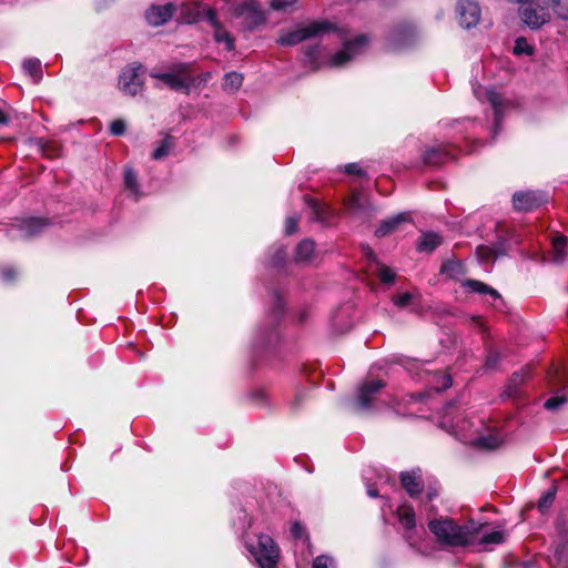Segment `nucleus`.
<instances>
[{
	"instance_id": "obj_37",
	"label": "nucleus",
	"mask_w": 568,
	"mask_h": 568,
	"mask_svg": "<svg viewBox=\"0 0 568 568\" xmlns=\"http://www.w3.org/2000/svg\"><path fill=\"white\" fill-rule=\"evenodd\" d=\"M556 497V488H550L546 493L542 494L538 501V508L541 513H545L554 503Z\"/></svg>"
},
{
	"instance_id": "obj_35",
	"label": "nucleus",
	"mask_w": 568,
	"mask_h": 568,
	"mask_svg": "<svg viewBox=\"0 0 568 568\" xmlns=\"http://www.w3.org/2000/svg\"><path fill=\"white\" fill-rule=\"evenodd\" d=\"M297 0H271L270 7L277 12H291L295 9Z\"/></svg>"
},
{
	"instance_id": "obj_28",
	"label": "nucleus",
	"mask_w": 568,
	"mask_h": 568,
	"mask_svg": "<svg viewBox=\"0 0 568 568\" xmlns=\"http://www.w3.org/2000/svg\"><path fill=\"white\" fill-rule=\"evenodd\" d=\"M568 239L566 236H556L552 239V261L557 264L562 263L566 258V246Z\"/></svg>"
},
{
	"instance_id": "obj_43",
	"label": "nucleus",
	"mask_w": 568,
	"mask_h": 568,
	"mask_svg": "<svg viewBox=\"0 0 568 568\" xmlns=\"http://www.w3.org/2000/svg\"><path fill=\"white\" fill-rule=\"evenodd\" d=\"M453 384L452 377L449 375H440L438 379V384L435 387L437 392H443L447 388H449Z\"/></svg>"
},
{
	"instance_id": "obj_17",
	"label": "nucleus",
	"mask_w": 568,
	"mask_h": 568,
	"mask_svg": "<svg viewBox=\"0 0 568 568\" xmlns=\"http://www.w3.org/2000/svg\"><path fill=\"white\" fill-rule=\"evenodd\" d=\"M483 529L478 532L476 542L474 545L481 546L484 549H488L490 546L500 545L506 541V532L504 530L485 531L486 524H481Z\"/></svg>"
},
{
	"instance_id": "obj_5",
	"label": "nucleus",
	"mask_w": 568,
	"mask_h": 568,
	"mask_svg": "<svg viewBox=\"0 0 568 568\" xmlns=\"http://www.w3.org/2000/svg\"><path fill=\"white\" fill-rule=\"evenodd\" d=\"M234 14L243 19L247 29H255L266 22V12L258 0H244L234 8Z\"/></svg>"
},
{
	"instance_id": "obj_36",
	"label": "nucleus",
	"mask_w": 568,
	"mask_h": 568,
	"mask_svg": "<svg viewBox=\"0 0 568 568\" xmlns=\"http://www.w3.org/2000/svg\"><path fill=\"white\" fill-rule=\"evenodd\" d=\"M534 50H535L534 47L528 43L526 38L520 37V38L516 39L513 52L516 55H521V54L531 55L534 53Z\"/></svg>"
},
{
	"instance_id": "obj_15",
	"label": "nucleus",
	"mask_w": 568,
	"mask_h": 568,
	"mask_svg": "<svg viewBox=\"0 0 568 568\" xmlns=\"http://www.w3.org/2000/svg\"><path fill=\"white\" fill-rule=\"evenodd\" d=\"M541 203V197L532 191L516 192L513 195V204L517 211H530Z\"/></svg>"
},
{
	"instance_id": "obj_26",
	"label": "nucleus",
	"mask_w": 568,
	"mask_h": 568,
	"mask_svg": "<svg viewBox=\"0 0 568 568\" xmlns=\"http://www.w3.org/2000/svg\"><path fill=\"white\" fill-rule=\"evenodd\" d=\"M397 516L403 528L406 530H413L415 528V513L410 506H399L397 508Z\"/></svg>"
},
{
	"instance_id": "obj_47",
	"label": "nucleus",
	"mask_w": 568,
	"mask_h": 568,
	"mask_svg": "<svg viewBox=\"0 0 568 568\" xmlns=\"http://www.w3.org/2000/svg\"><path fill=\"white\" fill-rule=\"evenodd\" d=\"M211 72H204V73H201L199 77L194 78V84H192V87H199L201 85L202 83H206L210 79H211Z\"/></svg>"
},
{
	"instance_id": "obj_27",
	"label": "nucleus",
	"mask_w": 568,
	"mask_h": 568,
	"mask_svg": "<svg viewBox=\"0 0 568 568\" xmlns=\"http://www.w3.org/2000/svg\"><path fill=\"white\" fill-rule=\"evenodd\" d=\"M464 286L467 287L470 292H475L478 294H487L490 297H493L494 300H498L500 297V295L498 294V292L495 288L486 285L485 283H483L480 281L467 280L464 283Z\"/></svg>"
},
{
	"instance_id": "obj_52",
	"label": "nucleus",
	"mask_w": 568,
	"mask_h": 568,
	"mask_svg": "<svg viewBox=\"0 0 568 568\" xmlns=\"http://www.w3.org/2000/svg\"><path fill=\"white\" fill-rule=\"evenodd\" d=\"M32 143H34V145L42 151L43 154H48L47 150H45V143L42 139H33L31 140Z\"/></svg>"
},
{
	"instance_id": "obj_53",
	"label": "nucleus",
	"mask_w": 568,
	"mask_h": 568,
	"mask_svg": "<svg viewBox=\"0 0 568 568\" xmlns=\"http://www.w3.org/2000/svg\"><path fill=\"white\" fill-rule=\"evenodd\" d=\"M10 121V118L8 114L0 109V125H7Z\"/></svg>"
},
{
	"instance_id": "obj_16",
	"label": "nucleus",
	"mask_w": 568,
	"mask_h": 568,
	"mask_svg": "<svg viewBox=\"0 0 568 568\" xmlns=\"http://www.w3.org/2000/svg\"><path fill=\"white\" fill-rule=\"evenodd\" d=\"M410 221V216L406 212L398 213L389 219L384 220L381 225L376 229L375 234L378 237H384L386 235L395 232L398 226L403 223H407Z\"/></svg>"
},
{
	"instance_id": "obj_12",
	"label": "nucleus",
	"mask_w": 568,
	"mask_h": 568,
	"mask_svg": "<svg viewBox=\"0 0 568 568\" xmlns=\"http://www.w3.org/2000/svg\"><path fill=\"white\" fill-rule=\"evenodd\" d=\"M526 6L521 9L520 14L523 21L530 27L531 29H538L545 23L549 22L551 18V13H547V9L539 10L535 4H530L529 2L525 3Z\"/></svg>"
},
{
	"instance_id": "obj_34",
	"label": "nucleus",
	"mask_w": 568,
	"mask_h": 568,
	"mask_svg": "<svg viewBox=\"0 0 568 568\" xmlns=\"http://www.w3.org/2000/svg\"><path fill=\"white\" fill-rule=\"evenodd\" d=\"M174 143H173V139L170 136V135H166L161 144L154 149L153 153H152V158L154 160H160L164 156H166L170 152V150L173 148Z\"/></svg>"
},
{
	"instance_id": "obj_4",
	"label": "nucleus",
	"mask_w": 568,
	"mask_h": 568,
	"mask_svg": "<svg viewBox=\"0 0 568 568\" xmlns=\"http://www.w3.org/2000/svg\"><path fill=\"white\" fill-rule=\"evenodd\" d=\"M332 30L333 28L329 23L315 21L305 27H301L294 31L282 34L277 42L282 45H296L307 39L321 38Z\"/></svg>"
},
{
	"instance_id": "obj_19",
	"label": "nucleus",
	"mask_w": 568,
	"mask_h": 568,
	"mask_svg": "<svg viewBox=\"0 0 568 568\" xmlns=\"http://www.w3.org/2000/svg\"><path fill=\"white\" fill-rule=\"evenodd\" d=\"M205 8L209 7L206 4L199 2L193 4H185L182 9V20L189 24L206 20Z\"/></svg>"
},
{
	"instance_id": "obj_56",
	"label": "nucleus",
	"mask_w": 568,
	"mask_h": 568,
	"mask_svg": "<svg viewBox=\"0 0 568 568\" xmlns=\"http://www.w3.org/2000/svg\"><path fill=\"white\" fill-rule=\"evenodd\" d=\"M277 312L281 313L282 312V308H283V305L281 303V301H277Z\"/></svg>"
},
{
	"instance_id": "obj_30",
	"label": "nucleus",
	"mask_w": 568,
	"mask_h": 568,
	"mask_svg": "<svg viewBox=\"0 0 568 568\" xmlns=\"http://www.w3.org/2000/svg\"><path fill=\"white\" fill-rule=\"evenodd\" d=\"M243 83V75L239 72H229L224 75L223 79V89L225 91L235 92L237 91Z\"/></svg>"
},
{
	"instance_id": "obj_21",
	"label": "nucleus",
	"mask_w": 568,
	"mask_h": 568,
	"mask_svg": "<svg viewBox=\"0 0 568 568\" xmlns=\"http://www.w3.org/2000/svg\"><path fill=\"white\" fill-rule=\"evenodd\" d=\"M450 158L449 152L442 146H430L423 153L424 163L432 166L440 165Z\"/></svg>"
},
{
	"instance_id": "obj_25",
	"label": "nucleus",
	"mask_w": 568,
	"mask_h": 568,
	"mask_svg": "<svg viewBox=\"0 0 568 568\" xmlns=\"http://www.w3.org/2000/svg\"><path fill=\"white\" fill-rule=\"evenodd\" d=\"M315 251V244L312 240H303L295 250L294 260L297 263H304L311 261Z\"/></svg>"
},
{
	"instance_id": "obj_10",
	"label": "nucleus",
	"mask_w": 568,
	"mask_h": 568,
	"mask_svg": "<svg viewBox=\"0 0 568 568\" xmlns=\"http://www.w3.org/2000/svg\"><path fill=\"white\" fill-rule=\"evenodd\" d=\"M205 18L214 29L213 37L217 43H224L227 51L234 49V39L217 20L216 11L213 8H205Z\"/></svg>"
},
{
	"instance_id": "obj_31",
	"label": "nucleus",
	"mask_w": 568,
	"mask_h": 568,
	"mask_svg": "<svg viewBox=\"0 0 568 568\" xmlns=\"http://www.w3.org/2000/svg\"><path fill=\"white\" fill-rule=\"evenodd\" d=\"M503 437L499 434H490L487 436H477L475 445L485 447L487 449H495L503 443Z\"/></svg>"
},
{
	"instance_id": "obj_1",
	"label": "nucleus",
	"mask_w": 568,
	"mask_h": 568,
	"mask_svg": "<svg viewBox=\"0 0 568 568\" xmlns=\"http://www.w3.org/2000/svg\"><path fill=\"white\" fill-rule=\"evenodd\" d=\"M428 528L440 545L464 547L476 542L483 525L474 520H469L465 525H458L450 518L440 517L429 520Z\"/></svg>"
},
{
	"instance_id": "obj_29",
	"label": "nucleus",
	"mask_w": 568,
	"mask_h": 568,
	"mask_svg": "<svg viewBox=\"0 0 568 568\" xmlns=\"http://www.w3.org/2000/svg\"><path fill=\"white\" fill-rule=\"evenodd\" d=\"M22 68L27 74H29L36 83L42 78L41 61L32 58L23 61Z\"/></svg>"
},
{
	"instance_id": "obj_48",
	"label": "nucleus",
	"mask_w": 568,
	"mask_h": 568,
	"mask_svg": "<svg viewBox=\"0 0 568 568\" xmlns=\"http://www.w3.org/2000/svg\"><path fill=\"white\" fill-rule=\"evenodd\" d=\"M16 275H17V273L12 267H6L1 272V276H2L3 281H6V282H10V281L14 280Z\"/></svg>"
},
{
	"instance_id": "obj_9",
	"label": "nucleus",
	"mask_w": 568,
	"mask_h": 568,
	"mask_svg": "<svg viewBox=\"0 0 568 568\" xmlns=\"http://www.w3.org/2000/svg\"><path fill=\"white\" fill-rule=\"evenodd\" d=\"M473 91H474L475 97L479 101L490 103L491 108L494 109V112H495V124H494L495 129L494 130L496 131L497 126L499 125L501 114H503V98L500 97L499 93H497L493 89L485 88L479 84L474 85Z\"/></svg>"
},
{
	"instance_id": "obj_14",
	"label": "nucleus",
	"mask_w": 568,
	"mask_h": 568,
	"mask_svg": "<svg viewBox=\"0 0 568 568\" xmlns=\"http://www.w3.org/2000/svg\"><path fill=\"white\" fill-rule=\"evenodd\" d=\"M174 7L172 3L163 6H152L145 12V19L150 26L158 27L169 21L173 14Z\"/></svg>"
},
{
	"instance_id": "obj_44",
	"label": "nucleus",
	"mask_w": 568,
	"mask_h": 568,
	"mask_svg": "<svg viewBox=\"0 0 568 568\" xmlns=\"http://www.w3.org/2000/svg\"><path fill=\"white\" fill-rule=\"evenodd\" d=\"M125 122L123 120H115L110 124V131L113 135H122L125 132Z\"/></svg>"
},
{
	"instance_id": "obj_54",
	"label": "nucleus",
	"mask_w": 568,
	"mask_h": 568,
	"mask_svg": "<svg viewBox=\"0 0 568 568\" xmlns=\"http://www.w3.org/2000/svg\"><path fill=\"white\" fill-rule=\"evenodd\" d=\"M366 486H367V495H368L369 497L375 498V497H377V496H378V489L374 488V487H373L371 484H368V483L366 484Z\"/></svg>"
},
{
	"instance_id": "obj_32",
	"label": "nucleus",
	"mask_w": 568,
	"mask_h": 568,
	"mask_svg": "<svg viewBox=\"0 0 568 568\" xmlns=\"http://www.w3.org/2000/svg\"><path fill=\"white\" fill-rule=\"evenodd\" d=\"M501 253L503 252L498 251L497 248H494L490 246H485V245H479V246H477V250H476L477 257H478L479 262H481V263L493 262Z\"/></svg>"
},
{
	"instance_id": "obj_50",
	"label": "nucleus",
	"mask_w": 568,
	"mask_h": 568,
	"mask_svg": "<svg viewBox=\"0 0 568 568\" xmlns=\"http://www.w3.org/2000/svg\"><path fill=\"white\" fill-rule=\"evenodd\" d=\"M291 532L295 538H302L303 537V526L300 523H294L291 527Z\"/></svg>"
},
{
	"instance_id": "obj_6",
	"label": "nucleus",
	"mask_w": 568,
	"mask_h": 568,
	"mask_svg": "<svg viewBox=\"0 0 568 568\" xmlns=\"http://www.w3.org/2000/svg\"><path fill=\"white\" fill-rule=\"evenodd\" d=\"M368 44L366 36H358L352 41H345L343 48L333 54L328 61L331 67H343L362 54Z\"/></svg>"
},
{
	"instance_id": "obj_39",
	"label": "nucleus",
	"mask_w": 568,
	"mask_h": 568,
	"mask_svg": "<svg viewBox=\"0 0 568 568\" xmlns=\"http://www.w3.org/2000/svg\"><path fill=\"white\" fill-rule=\"evenodd\" d=\"M567 402L566 397L562 395H556L547 399L544 404L545 408L548 410H557Z\"/></svg>"
},
{
	"instance_id": "obj_38",
	"label": "nucleus",
	"mask_w": 568,
	"mask_h": 568,
	"mask_svg": "<svg viewBox=\"0 0 568 568\" xmlns=\"http://www.w3.org/2000/svg\"><path fill=\"white\" fill-rule=\"evenodd\" d=\"M417 296H418V294H414V293H409V292H404V293H399L397 295H394L393 302L398 307H406L409 304H412L414 298L417 297Z\"/></svg>"
},
{
	"instance_id": "obj_7",
	"label": "nucleus",
	"mask_w": 568,
	"mask_h": 568,
	"mask_svg": "<svg viewBox=\"0 0 568 568\" xmlns=\"http://www.w3.org/2000/svg\"><path fill=\"white\" fill-rule=\"evenodd\" d=\"M144 88L142 65H129L124 68L119 77V89L128 95H136Z\"/></svg>"
},
{
	"instance_id": "obj_23",
	"label": "nucleus",
	"mask_w": 568,
	"mask_h": 568,
	"mask_svg": "<svg viewBox=\"0 0 568 568\" xmlns=\"http://www.w3.org/2000/svg\"><path fill=\"white\" fill-rule=\"evenodd\" d=\"M530 376V368L524 367L519 372H516L513 374L511 378L509 379L505 395L507 397H514L516 396L519 386Z\"/></svg>"
},
{
	"instance_id": "obj_13",
	"label": "nucleus",
	"mask_w": 568,
	"mask_h": 568,
	"mask_svg": "<svg viewBox=\"0 0 568 568\" xmlns=\"http://www.w3.org/2000/svg\"><path fill=\"white\" fill-rule=\"evenodd\" d=\"M414 30L409 26H400L392 30L388 36V47L398 50L410 44L414 40Z\"/></svg>"
},
{
	"instance_id": "obj_2",
	"label": "nucleus",
	"mask_w": 568,
	"mask_h": 568,
	"mask_svg": "<svg viewBox=\"0 0 568 568\" xmlns=\"http://www.w3.org/2000/svg\"><path fill=\"white\" fill-rule=\"evenodd\" d=\"M150 77L158 81L156 88L166 87L176 92L189 93L194 84L191 64L186 62L174 63L164 72L152 71Z\"/></svg>"
},
{
	"instance_id": "obj_24",
	"label": "nucleus",
	"mask_w": 568,
	"mask_h": 568,
	"mask_svg": "<svg viewBox=\"0 0 568 568\" xmlns=\"http://www.w3.org/2000/svg\"><path fill=\"white\" fill-rule=\"evenodd\" d=\"M402 485L410 496H416L420 489V477L417 473H403L400 476Z\"/></svg>"
},
{
	"instance_id": "obj_3",
	"label": "nucleus",
	"mask_w": 568,
	"mask_h": 568,
	"mask_svg": "<svg viewBox=\"0 0 568 568\" xmlns=\"http://www.w3.org/2000/svg\"><path fill=\"white\" fill-rule=\"evenodd\" d=\"M247 550L255 559L260 568H274L280 557V549L268 536L261 534L255 544H248Z\"/></svg>"
},
{
	"instance_id": "obj_46",
	"label": "nucleus",
	"mask_w": 568,
	"mask_h": 568,
	"mask_svg": "<svg viewBox=\"0 0 568 568\" xmlns=\"http://www.w3.org/2000/svg\"><path fill=\"white\" fill-rule=\"evenodd\" d=\"M285 257H286L285 250L282 246L278 247L277 251H276L275 256L273 257V264L274 265L282 264L285 261Z\"/></svg>"
},
{
	"instance_id": "obj_8",
	"label": "nucleus",
	"mask_w": 568,
	"mask_h": 568,
	"mask_svg": "<svg viewBox=\"0 0 568 568\" xmlns=\"http://www.w3.org/2000/svg\"><path fill=\"white\" fill-rule=\"evenodd\" d=\"M457 13L460 26L466 29L477 26L480 20V7L475 0H459Z\"/></svg>"
},
{
	"instance_id": "obj_51",
	"label": "nucleus",
	"mask_w": 568,
	"mask_h": 568,
	"mask_svg": "<svg viewBox=\"0 0 568 568\" xmlns=\"http://www.w3.org/2000/svg\"><path fill=\"white\" fill-rule=\"evenodd\" d=\"M498 359H499V354L498 353L489 354V356L487 357V361H486L487 367L494 368L497 365Z\"/></svg>"
},
{
	"instance_id": "obj_11",
	"label": "nucleus",
	"mask_w": 568,
	"mask_h": 568,
	"mask_svg": "<svg viewBox=\"0 0 568 568\" xmlns=\"http://www.w3.org/2000/svg\"><path fill=\"white\" fill-rule=\"evenodd\" d=\"M385 383L381 379H373L364 382L357 392V407L361 410H366L371 407L374 395L377 394Z\"/></svg>"
},
{
	"instance_id": "obj_40",
	"label": "nucleus",
	"mask_w": 568,
	"mask_h": 568,
	"mask_svg": "<svg viewBox=\"0 0 568 568\" xmlns=\"http://www.w3.org/2000/svg\"><path fill=\"white\" fill-rule=\"evenodd\" d=\"M313 568H335L334 559L325 555L317 556L314 559Z\"/></svg>"
},
{
	"instance_id": "obj_20",
	"label": "nucleus",
	"mask_w": 568,
	"mask_h": 568,
	"mask_svg": "<svg viewBox=\"0 0 568 568\" xmlns=\"http://www.w3.org/2000/svg\"><path fill=\"white\" fill-rule=\"evenodd\" d=\"M473 424L468 420H463L460 424L452 425V429L449 433L458 438L460 442L466 444H475L477 438V429L475 432L471 430Z\"/></svg>"
},
{
	"instance_id": "obj_41",
	"label": "nucleus",
	"mask_w": 568,
	"mask_h": 568,
	"mask_svg": "<svg viewBox=\"0 0 568 568\" xmlns=\"http://www.w3.org/2000/svg\"><path fill=\"white\" fill-rule=\"evenodd\" d=\"M378 276L383 283L390 284L395 280V273L387 266H381L378 270Z\"/></svg>"
},
{
	"instance_id": "obj_45",
	"label": "nucleus",
	"mask_w": 568,
	"mask_h": 568,
	"mask_svg": "<svg viewBox=\"0 0 568 568\" xmlns=\"http://www.w3.org/2000/svg\"><path fill=\"white\" fill-rule=\"evenodd\" d=\"M297 230V219L290 216L285 221V233L292 235Z\"/></svg>"
},
{
	"instance_id": "obj_33",
	"label": "nucleus",
	"mask_w": 568,
	"mask_h": 568,
	"mask_svg": "<svg viewBox=\"0 0 568 568\" xmlns=\"http://www.w3.org/2000/svg\"><path fill=\"white\" fill-rule=\"evenodd\" d=\"M124 183H125L126 189L131 192V194L134 197H139L140 196V186H139V183H138L136 174L130 168L125 169V172H124Z\"/></svg>"
},
{
	"instance_id": "obj_18",
	"label": "nucleus",
	"mask_w": 568,
	"mask_h": 568,
	"mask_svg": "<svg viewBox=\"0 0 568 568\" xmlns=\"http://www.w3.org/2000/svg\"><path fill=\"white\" fill-rule=\"evenodd\" d=\"M48 225L44 219L29 217L20 221L18 229L22 237H32Z\"/></svg>"
},
{
	"instance_id": "obj_22",
	"label": "nucleus",
	"mask_w": 568,
	"mask_h": 568,
	"mask_svg": "<svg viewBox=\"0 0 568 568\" xmlns=\"http://www.w3.org/2000/svg\"><path fill=\"white\" fill-rule=\"evenodd\" d=\"M442 242L443 239L439 234L435 232H425L418 239L416 247L419 252L430 253L438 247Z\"/></svg>"
},
{
	"instance_id": "obj_42",
	"label": "nucleus",
	"mask_w": 568,
	"mask_h": 568,
	"mask_svg": "<svg viewBox=\"0 0 568 568\" xmlns=\"http://www.w3.org/2000/svg\"><path fill=\"white\" fill-rule=\"evenodd\" d=\"M346 206L352 212H357L363 207L362 197L359 194H353L347 201Z\"/></svg>"
},
{
	"instance_id": "obj_55",
	"label": "nucleus",
	"mask_w": 568,
	"mask_h": 568,
	"mask_svg": "<svg viewBox=\"0 0 568 568\" xmlns=\"http://www.w3.org/2000/svg\"><path fill=\"white\" fill-rule=\"evenodd\" d=\"M306 55L308 57L310 60L313 61L316 58L315 50L312 49V50L307 51Z\"/></svg>"
},
{
	"instance_id": "obj_49",
	"label": "nucleus",
	"mask_w": 568,
	"mask_h": 568,
	"mask_svg": "<svg viewBox=\"0 0 568 568\" xmlns=\"http://www.w3.org/2000/svg\"><path fill=\"white\" fill-rule=\"evenodd\" d=\"M345 172L349 174L362 175L364 172L357 163H349L345 166Z\"/></svg>"
}]
</instances>
